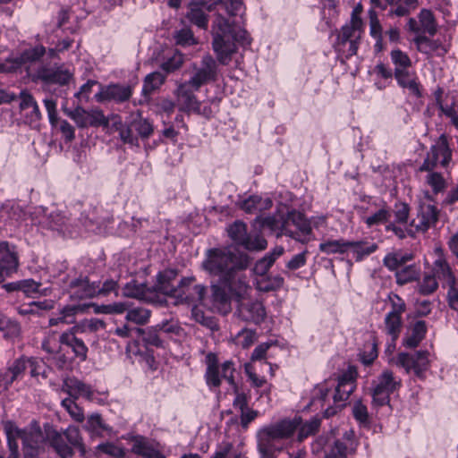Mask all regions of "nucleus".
Masks as SVG:
<instances>
[{"label": "nucleus", "mask_w": 458, "mask_h": 458, "mask_svg": "<svg viewBox=\"0 0 458 458\" xmlns=\"http://www.w3.org/2000/svg\"><path fill=\"white\" fill-rule=\"evenodd\" d=\"M242 8V0H219L212 27V47L222 65H227L237 52L236 42L242 46L250 44L248 32L233 20Z\"/></svg>", "instance_id": "obj_1"}, {"label": "nucleus", "mask_w": 458, "mask_h": 458, "mask_svg": "<svg viewBox=\"0 0 458 458\" xmlns=\"http://www.w3.org/2000/svg\"><path fill=\"white\" fill-rule=\"evenodd\" d=\"M250 262L247 254L233 251L231 247L212 248L206 251L202 268L238 295H246L250 288L242 272Z\"/></svg>", "instance_id": "obj_2"}, {"label": "nucleus", "mask_w": 458, "mask_h": 458, "mask_svg": "<svg viewBox=\"0 0 458 458\" xmlns=\"http://www.w3.org/2000/svg\"><path fill=\"white\" fill-rule=\"evenodd\" d=\"M4 430L6 435L10 454L19 458L18 438L21 440L25 458H38L37 456L44 451L43 445L46 437H44L37 420H32L23 428H20L14 422L7 420L4 422Z\"/></svg>", "instance_id": "obj_3"}, {"label": "nucleus", "mask_w": 458, "mask_h": 458, "mask_svg": "<svg viewBox=\"0 0 458 458\" xmlns=\"http://www.w3.org/2000/svg\"><path fill=\"white\" fill-rule=\"evenodd\" d=\"M46 439L60 458L72 457L73 448L78 449L82 454L86 453L81 430L75 425H69L63 431L49 427L46 429Z\"/></svg>", "instance_id": "obj_4"}, {"label": "nucleus", "mask_w": 458, "mask_h": 458, "mask_svg": "<svg viewBox=\"0 0 458 458\" xmlns=\"http://www.w3.org/2000/svg\"><path fill=\"white\" fill-rule=\"evenodd\" d=\"M176 277L177 271L175 269H166L158 273L157 284L152 288L153 293H160L173 297L176 300L175 303H182L183 301L191 299V294L187 293L185 289L194 283L195 277H183L177 284H174Z\"/></svg>", "instance_id": "obj_5"}, {"label": "nucleus", "mask_w": 458, "mask_h": 458, "mask_svg": "<svg viewBox=\"0 0 458 458\" xmlns=\"http://www.w3.org/2000/svg\"><path fill=\"white\" fill-rule=\"evenodd\" d=\"M207 369L205 378L209 387H219L222 379H225L229 385L235 386L234 367L231 360L225 361L221 367L218 365L216 354L209 352L206 356Z\"/></svg>", "instance_id": "obj_6"}, {"label": "nucleus", "mask_w": 458, "mask_h": 458, "mask_svg": "<svg viewBox=\"0 0 458 458\" xmlns=\"http://www.w3.org/2000/svg\"><path fill=\"white\" fill-rule=\"evenodd\" d=\"M401 386V379L395 377L391 370L385 369L373 382L372 406L382 407L389 404L390 394L397 391Z\"/></svg>", "instance_id": "obj_7"}, {"label": "nucleus", "mask_w": 458, "mask_h": 458, "mask_svg": "<svg viewBox=\"0 0 458 458\" xmlns=\"http://www.w3.org/2000/svg\"><path fill=\"white\" fill-rule=\"evenodd\" d=\"M389 301L391 310L385 316L384 331L393 339V342H396L402 332V316L406 310V304L397 294H390Z\"/></svg>", "instance_id": "obj_8"}, {"label": "nucleus", "mask_w": 458, "mask_h": 458, "mask_svg": "<svg viewBox=\"0 0 458 458\" xmlns=\"http://www.w3.org/2000/svg\"><path fill=\"white\" fill-rule=\"evenodd\" d=\"M31 221L44 228L65 232L69 218L60 210L37 207L30 213Z\"/></svg>", "instance_id": "obj_9"}, {"label": "nucleus", "mask_w": 458, "mask_h": 458, "mask_svg": "<svg viewBox=\"0 0 458 458\" xmlns=\"http://www.w3.org/2000/svg\"><path fill=\"white\" fill-rule=\"evenodd\" d=\"M230 238L247 250L259 251L267 248L266 239L260 235L251 236L247 233V226L241 221H235L227 230Z\"/></svg>", "instance_id": "obj_10"}, {"label": "nucleus", "mask_w": 458, "mask_h": 458, "mask_svg": "<svg viewBox=\"0 0 458 458\" xmlns=\"http://www.w3.org/2000/svg\"><path fill=\"white\" fill-rule=\"evenodd\" d=\"M363 25L364 23L356 25L353 21L350 20L349 23H346L341 29L337 38V46L339 51H343L347 58L357 54Z\"/></svg>", "instance_id": "obj_11"}, {"label": "nucleus", "mask_w": 458, "mask_h": 458, "mask_svg": "<svg viewBox=\"0 0 458 458\" xmlns=\"http://www.w3.org/2000/svg\"><path fill=\"white\" fill-rule=\"evenodd\" d=\"M64 114L73 120L79 128L107 127L109 125L108 117H106L99 108L86 110L78 106L73 110L64 109Z\"/></svg>", "instance_id": "obj_12"}, {"label": "nucleus", "mask_w": 458, "mask_h": 458, "mask_svg": "<svg viewBox=\"0 0 458 458\" xmlns=\"http://www.w3.org/2000/svg\"><path fill=\"white\" fill-rule=\"evenodd\" d=\"M451 157L452 153L447 139L445 135H441L436 144L431 146L423 164L420 167V171L431 172L438 164L443 167H446L451 161Z\"/></svg>", "instance_id": "obj_13"}, {"label": "nucleus", "mask_w": 458, "mask_h": 458, "mask_svg": "<svg viewBox=\"0 0 458 458\" xmlns=\"http://www.w3.org/2000/svg\"><path fill=\"white\" fill-rule=\"evenodd\" d=\"M222 64L218 59H214L210 55H205L199 64L193 65V73L189 79L196 88H201V86L216 81L218 77V64Z\"/></svg>", "instance_id": "obj_14"}, {"label": "nucleus", "mask_w": 458, "mask_h": 458, "mask_svg": "<svg viewBox=\"0 0 458 458\" xmlns=\"http://www.w3.org/2000/svg\"><path fill=\"white\" fill-rule=\"evenodd\" d=\"M287 224L285 228L286 236H289L295 241L306 243L310 241L312 233L310 221L296 210H292L287 213Z\"/></svg>", "instance_id": "obj_15"}, {"label": "nucleus", "mask_w": 458, "mask_h": 458, "mask_svg": "<svg viewBox=\"0 0 458 458\" xmlns=\"http://www.w3.org/2000/svg\"><path fill=\"white\" fill-rule=\"evenodd\" d=\"M200 88H196L191 81L179 83L175 90L176 103L180 110L184 112H200V102L197 99L195 92Z\"/></svg>", "instance_id": "obj_16"}, {"label": "nucleus", "mask_w": 458, "mask_h": 458, "mask_svg": "<svg viewBox=\"0 0 458 458\" xmlns=\"http://www.w3.org/2000/svg\"><path fill=\"white\" fill-rule=\"evenodd\" d=\"M36 78L45 84L68 85L74 80L73 72L64 66L41 67L37 71Z\"/></svg>", "instance_id": "obj_17"}, {"label": "nucleus", "mask_w": 458, "mask_h": 458, "mask_svg": "<svg viewBox=\"0 0 458 458\" xmlns=\"http://www.w3.org/2000/svg\"><path fill=\"white\" fill-rule=\"evenodd\" d=\"M396 365L403 368L407 373L413 370L419 377L423 376L428 366V353L417 352L415 354L401 352L397 356Z\"/></svg>", "instance_id": "obj_18"}, {"label": "nucleus", "mask_w": 458, "mask_h": 458, "mask_svg": "<svg viewBox=\"0 0 458 458\" xmlns=\"http://www.w3.org/2000/svg\"><path fill=\"white\" fill-rule=\"evenodd\" d=\"M132 88L130 85L109 84L100 88L95 95L98 102L114 101L123 103L131 98Z\"/></svg>", "instance_id": "obj_19"}, {"label": "nucleus", "mask_w": 458, "mask_h": 458, "mask_svg": "<svg viewBox=\"0 0 458 458\" xmlns=\"http://www.w3.org/2000/svg\"><path fill=\"white\" fill-rule=\"evenodd\" d=\"M212 289V301L215 307L223 314H227L231 310L232 296H235L237 301L245 297V295H238L234 291L229 289L225 284H214Z\"/></svg>", "instance_id": "obj_20"}, {"label": "nucleus", "mask_w": 458, "mask_h": 458, "mask_svg": "<svg viewBox=\"0 0 458 458\" xmlns=\"http://www.w3.org/2000/svg\"><path fill=\"white\" fill-rule=\"evenodd\" d=\"M239 316L245 321L259 324L264 320L266 317V310L263 303L259 301L248 300L244 301V297L238 301Z\"/></svg>", "instance_id": "obj_21"}, {"label": "nucleus", "mask_w": 458, "mask_h": 458, "mask_svg": "<svg viewBox=\"0 0 458 458\" xmlns=\"http://www.w3.org/2000/svg\"><path fill=\"white\" fill-rule=\"evenodd\" d=\"M18 267V258L13 246L6 242H0V283Z\"/></svg>", "instance_id": "obj_22"}, {"label": "nucleus", "mask_w": 458, "mask_h": 458, "mask_svg": "<svg viewBox=\"0 0 458 458\" xmlns=\"http://www.w3.org/2000/svg\"><path fill=\"white\" fill-rule=\"evenodd\" d=\"M438 220V210L431 204H421L417 216L411 221V225L416 231L425 232L433 226Z\"/></svg>", "instance_id": "obj_23"}, {"label": "nucleus", "mask_w": 458, "mask_h": 458, "mask_svg": "<svg viewBox=\"0 0 458 458\" xmlns=\"http://www.w3.org/2000/svg\"><path fill=\"white\" fill-rule=\"evenodd\" d=\"M79 331L74 330V327L64 332L60 335V343L72 349L74 356L80 360L84 361L88 356V347L84 342L76 336Z\"/></svg>", "instance_id": "obj_24"}, {"label": "nucleus", "mask_w": 458, "mask_h": 458, "mask_svg": "<svg viewBox=\"0 0 458 458\" xmlns=\"http://www.w3.org/2000/svg\"><path fill=\"white\" fill-rule=\"evenodd\" d=\"M70 296L73 299H89L97 296L96 283L87 277H79L69 284Z\"/></svg>", "instance_id": "obj_25"}, {"label": "nucleus", "mask_w": 458, "mask_h": 458, "mask_svg": "<svg viewBox=\"0 0 458 458\" xmlns=\"http://www.w3.org/2000/svg\"><path fill=\"white\" fill-rule=\"evenodd\" d=\"M300 425L301 418H294L293 420H280L264 428L276 439H284L292 437Z\"/></svg>", "instance_id": "obj_26"}, {"label": "nucleus", "mask_w": 458, "mask_h": 458, "mask_svg": "<svg viewBox=\"0 0 458 458\" xmlns=\"http://www.w3.org/2000/svg\"><path fill=\"white\" fill-rule=\"evenodd\" d=\"M63 390L69 394V398L73 400H77L81 396L89 401L94 399V390L91 386L75 377L66 379Z\"/></svg>", "instance_id": "obj_27"}, {"label": "nucleus", "mask_w": 458, "mask_h": 458, "mask_svg": "<svg viewBox=\"0 0 458 458\" xmlns=\"http://www.w3.org/2000/svg\"><path fill=\"white\" fill-rule=\"evenodd\" d=\"M83 429L86 430L91 437H104V433L109 435L113 431L112 428L105 422L101 414L98 412H93L87 417Z\"/></svg>", "instance_id": "obj_28"}, {"label": "nucleus", "mask_w": 458, "mask_h": 458, "mask_svg": "<svg viewBox=\"0 0 458 458\" xmlns=\"http://www.w3.org/2000/svg\"><path fill=\"white\" fill-rule=\"evenodd\" d=\"M123 295L147 302L155 301L152 288L148 287L145 284H139L135 280H131L123 286Z\"/></svg>", "instance_id": "obj_29"}, {"label": "nucleus", "mask_w": 458, "mask_h": 458, "mask_svg": "<svg viewBox=\"0 0 458 458\" xmlns=\"http://www.w3.org/2000/svg\"><path fill=\"white\" fill-rule=\"evenodd\" d=\"M258 437V450L263 458H276V452H279L282 448L275 445L274 441L276 440L269 432L264 428H261L257 435Z\"/></svg>", "instance_id": "obj_30"}, {"label": "nucleus", "mask_w": 458, "mask_h": 458, "mask_svg": "<svg viewBox=\"0 0 458 458\" xmlns=\"http://www.w3.org/2000/svg\"><path fill=\"white\" fill-rule=\"evenodd\" d=\"M384 4L381 0H370L374 7H378L383 10L386 9V4L395 6L389 12V15H396L399 17L405 16L410 13L411 7H415L418 0H385Z\"/></svg>", "instance_id": "obj_31"}, {"label": "nucleus", "mask_w": 458, "mask_h": 458, "mask_svg": "<svg viewBox=\"0 0 458 458\" xmlns=\"http://www.w3.org/2000/svg\"><path fill=\"white\" fill-rule=\"evenodd\" d=\"M131 452L144 458H166L143 437H134Z\"/></svg>", "instance_id": "obj_32"}, {"label": "nucleus", "mask_w": 458, "mask_h": 458, "mask_svg": "<svg viewBox=\"0 0 458 458\" xmlns=\"http://www.w3.org/2000/svg\"><path fill=\"white\" fill-rule=\"evenodd\" d=\"M284 250L282 246H277L270 252L267 253L262 259L258 260L254 266L253 271L257 276H264L275 261L283 255Z\"/></svg>", "instance_id": "obj_33"}, {"label": "nucleus", "mask_w": 458, "mask_h": 458, "mask_svg": "<svg viewBox=\"0 0 458 458\" xmlns=\"http://www.w3.org/2000/svg\"><path fill=\"white\" fill-rule=\"evenodd\" d=\"M394 77L401 87L407 89L410 93L416 97L420 96L419 83L416 81L415 75L410 72L408 68L394 69Z\"/></svg>", "instance_id": "obj_34"}, {"label": "nucleus", "mask_w": 458, "mask_h": 458, "mask_svg": "<svg viewBox=\"0 0 458 458\" xmlns=\"http://www.w3.org/2000/svg\"><path fill=\"white\" fill-rule=\"evenodd\" d=\"M211 10H206L204 6L191 2L189 4V10L186 14V18L194 25L200 29H207L208 19L207 12H210Z\"/></svg>", "instance_id": "obj_35"}, {"label": "nucleus", "mask_w": 458, "mask_h": 458, "mask_svg": "<svg viewBox=\"0 0 458 458\" xmlns=\"http://www.w3.org/2000/svg\"><path fill=\"white\" fill-rule=\"evenodd\" d=\"M378 249L376 242L367 241H349V250H352L355 261L360 262Z\"/></svg>", "instance_id": "obj_36"}, {"label": "nucleus", "mask_w": 458, "mask_h": 458, "mask_svg": "<svg viewBox=\"0 0 458 458\" xmlns=\"http://www.w3.org/2000/svg\"><path fill=\"white\" fill-rule=\"evenodd\" d=\"M427 333V325L423 320L416 321L411 328V333L403 339V345L407 348H415L424 339Z\"/></svg>", "instance_id": "obj_37"}, {"label": "nucleus", "mask_w": 458, "mask_h": 458, "mask_svg": "<svg viewBox=\"0 0 458 458\" xmlns=\"http://www.w3.org/2000/svg\"><path fill=\"white\" fill-rule=\"evenodd\" d=\"M261 225L264 228L269 229L271 233L276 235V237H280L282 235L286 236L284 229L288 226L287 216L284 217L281 215L268 216L262 219Z\"/></svg>", "instance_id": "obj_38"}, {"label": "nucleus", "mask_w": 458, "mask_h": 458, "mask_svg": "<svg viewBox=\"0 0 458 458\" xmlns=\"http://www.w3.org/2000/svg\"><path fill=\"white\" fill-rule=\"evenodd\" d=\"M319 250L327 255L344 254L349 250V241L343 238L327 240L319 244Z\"/></svg>", "instance_id": "obj_39"}, {"label": "nucleus", "mask_w": 458, "mask_h": 458, "mask_svg": "<svg viewBox=\"0 0 458 458\" xmlns=\"http://www.w3.org/2000/svg\"><path fill=\"white\" fill-rule=\"evenodd\" d=\"M414 258L412 253L392 252L386 255L383 264L390 271L397 270Z\"/></svg>", "instance_id": "obj_40"}, {"label": "nucleus", "mask_w": 458, "mask_h": 458, "mask_svg": "<svg viewBox=\"0 0 458 458\" xmlns=\"http://www.w3.org/2000/svg\"><path fill=\"white\" fill-rule=\"evenodd\" d=\"M284 278L279 276H264L256 280V287L259 292L268 293L277 291L283 287Z\"/></svg>", "instance_id": "obj_41"}, {"label": "nucleus", "mask_w": 458, "mask_h": 458, "mask_svg": "<svg viewBox=\"0 0 458 458\" xmlns=\"http://www.w3.org/2000/svg\"><path fill=\"white\" fill-rule=\"evenodd\" d=\"M394 271L396 284L399 285H403L417 280L420 276V269L415 264L404 266L403 267H400Z\"/></svg>", "instance_id": "obj_42"}, {"label": "nucleus", "mask_w": 458, "mask_h": 458, "mask_svg": "<svg viewBox=\"0 0 458 458\" xmlns=\"http://www.w3.org/2000/svg\"><path fill=\"white\" fill-rule=\"evenodd\" d=\"M418 49L425 54L437 53V55H444L446 53L445 47L437 40H430L426 37H419L416 39Z\"/></svg>", "instance_id": "obj_43"}, {"label": "nucleus", "mask_w": 458, "mask_h": 458, "mask_svg": "<svg viewBox=\"0 0 458 458\" xmlns=\"http://www.w3.org/2000/svg\"><path fill=\"white\" fill-rule=\"evenodd\" d=\"M46 52L43 46H36L35 47L25 50L18 58L13 60L14 67H20L27 63H33L40 59Z\"/></svg>", "instance_id": "obj_44"}, {"label": "nucleus", "mask_w": 458, "mask_h": 458, "mask_svg": "<svg viewBox=\"0 0 458 458\" xmlns=\"http://www.w3.org/2000/svg\"><path fill=\"white\" fill-rule=\"evenodd\" d=\"M131 123V127L143 140L148 139L154 132L153 124L148 119L141 117L140 114L133 117Z\"/></svg>", "instance_id": "obj_45"}, {"label": "nucleus", "mask_w": 458, "mask_h": 458, "mask_svg": "<svg viewBox=\"0 0 458 458\" xmlns=\"http://www.w3.org/2000/svg\"><path fill=\"white\" fill-rule=\"evenodd\" d=\"M434 269L438 277L444 280V284L446 286L456 283L449 265L443 258L439 257L436 259L434 262Z\"/></svg>", "instance_id": "obj_46"}, {"label": "nucleus", "mask_w": 458, "mask_h": 458, "mask_svg": "<svg viewBox=\"0 0 458 458\" xmlns=\"http://www.w3.org/2000/svg\"><path fill=\"white\" fill-rule=\"evenodd\" d=\"M166 75L160 72H153L145 77L142 92L145 95L157 89L165 81Z\"/></svg>", "instance_id": "obj_47"}, {"label": "nucleus", "mask_w": 458, "mask_h": 458, "mask_svg": "<svg viewBox=\"0 0 458 458\" xmlns=\"http://www.w3.org/2000/svg\"><path fill=\"white\" fill-rule=\"evenodd\" d=\"M20 325L7 317L0 318V333L7 340H12L20 335Z\"/></svg>", "instance_id": "obj_48"}, {"label": "nucleus", "mask_w": 458, "mask_h": 458, "mask_svg": "<svg viewBox=\"0 0 458 458\" xmlns=\"http://www.w3.org/2000/svg\"><path fill=\"white\" fill-rule=\"evenodd\" d=\"M61 404L72 420L78 423H82L85 420L84 411L76 403V400L65 398L62 401Z\"/></svg>", "instance_id": "obj_49"}, {"label": "nucleus", "mask_w": 458, "mask_h": 458, "mask_svg": "<svg viewBox=\"0 0 458 458\" xmlns=\"http://www.w3.org/2000/svg\"><path fill=\"white\" fill-rule=\"evenodd\" d=\"M106 322L98 318L83 319L74 326V330L80 333H93L105 329Z\"/></svg>", "instance_id": "obj_50"}, {"label": "nucleus", "mask_w": 458, "mask_h": 458, "mask_svg": "<svg viewBox=\"0 0 458 458\" xmlns=\"http://www.w3.org/2000/svg\"><path fill=\"white\" fill-rule=\"evenodd\" d=\"M151 312L149 310L137 307V308H129L128 312L126 313V320L132 322L137 325H144L148 322Z\"/></svg>", "instance_id": "obj_51"}, {"label": "nucleus", "mask_w": 458, "mask_h": 458, "mask_svg": "<svg viewBox=\"0 0 458 458\" xmlns=\"http://www.w3.org/2000/svg\"><path fill=\"white\" fill-rule=\"evenodd\" d=\"M21 292L29 297H36L38 295H47L48 289L41 288V284L32 279H25L21 281Z\"/></svg>", "instance_id": "obj_52"}, {"label": "nucleus", "mask_w": 458, "mask_h": 458, "mask_svg": "<svg viewBox=\"0 0 458 458\" xmlns=\"http://www.w3.org/2000/svg\"><path fill=\"white\" fill-rule=\"evenodd\" d=\"M174 38L176 45L183 47L193 46L198 43L192 30L188 27H183L181 30H176L174 34Z\"/></svg>", "instance_id": "obj_53"}, {"label": "nucleus", "mask_w": 458, "mask_h": 458, "mask_svg": "<svg viewBox=\"0 0 458 458\" xmlns=\"http://www.w3.org/2000/svg\"><path fill=\"white\" fill-rule=\"evenodd\" d=\"M320 420L317 418H312L309 421L304 424L300 425L299 433H298V440L302 441L304 438L309 436L314 435L319 428Z\"/></svg>", "instance_id": "obj_54"}, {"label": "nucleus", "mask_w": 458, "mask_h": 458, "mask_svg": "<svg viewBox=\"0 0 458 458\" xmlns=\"http://www.w3.org/2000/svg\"><path fill=\"white\" fill-rule=\"evenodd\" d=\"M99 453L106 454L116 458H123L125 455V451L123 448L110 442L99 444L96 447V454Z\"/></svg>", "instance_id": "obj_55"}, {"label": "nucleus", "mask_w": 458, "mask_h": 458, "mask_svg": "<svg viewBox=\"0 0 458 458\" xmlns=\"http://www.w3.org/2000/svg\"><path fill=\"white\" fill-rule=\"evenodd\" d=\"M420 22L425 32L434 35L437 31V26L433 13L429 10H422L420 13Z\"/></svg>", "instance_id": "obj_56"}, {"label": "nucleus", "mask_w": 458, "mask_h": 458, "mask_svg": "<svg viewBox=\"0 0 458 458\" xmlns=\"http://www.w3.org/2000/svg\"><path fill=\"white\" fill-rule=\"evenodd\" d=\"M426 182L431 187L434 193H438L445 189V181L443 176L433 170L426 176Z\"/></svg>", "instance_id": "obj_57"}, {"label": "nucleus", "mask_w": 458, "mask_h": 458, "mask_svg": "<svg viewBox=\"0 0 458 458\" xmlns=\"http://www.w3.org/2000/svg\"><path fill=\"white\" fill-rule=\"evenodd\" d=\"M352 415L354 419L362 426L369 424V416L367 406L361 401H356L352 406Z\"/></svg>", "instance_id": "obj_58"}, {"label": "nucleus", "mask_w": 458, "mask_h": 458, "mask_svg": "<svg viewBox=\"0 0 458 458\" xmlns=\"http://www.w3.org/2000/svg\"><path fill=\"white\" fill-rule=\"evenodd\" d=\"M368 16L369 19V35L372 38L383 36V28L374 6L368 11Z\"/></svg>", "instance_id": "obj_59"}, {"label": "nucleus", "mask_w": 458, "mask_h": 458, "mask_svg": "<svg viewBox=\"0 0 458 458\" xmlns=\"http://www.w3.org/2000/svg\"><path fill=\"white\" fill-rule=\"evenodd\" d=\"M356 385L338 383L334 394V403H339L346 401L350 394L355 390Z\"/></svg>", "instance_id": "obj_60"}, {"label": "nucleus", "mask_w": 458, "mask_h": 458, "mask_svg": "<svg viewBox=\"0 0 458 458\" xmlns=\"http://www.w3.org/2000/svg\"><path fill=\"white\" fill-rule=\"evenodd\" d=\"M84 310V306L81 304L65 306L61 310V318H59V320L66 324H71L74 321V316L79 312H83Z\"/></svg>", "instance_id": "obj_61"}, {"label": "nucleus", "mask_w": 458, "mask_h": 458, "mask_svg": "<svg viewBox=\"0 0 458 458\" xmlns=\"http://www.w3.org/2000/svg\"><path fill=\"white\" fill-rule=\"evenodd\" d=\"M182 64L183 55L181 53L176 52L167 61L161 64V68L165 71V74L166 75L181 68Z\"/></svg>", "instance_id": "obj_62"}, {"label": "nucleus", "mask_w": 458, "mask_h": 458, "mask_svg": "<svg viewBox=\"0 0 458 458\" xmlns=\"http://www.w3.org/2000/svg\"><path fill=\"white\" fill-rule=\"evenodd\" d=\"M157 327H149L147 329H138L142 335V340L146 344L159 347L162 345V341L157 334Z\"/></svg>", "instance_id": "obj_63"}, {"label": "nucleus", "mask_w": 458, "mask_h": 458, "mask_svg": "<svg viewBox=\"0 0 458 458\" xmlns=\"http://www.w3.org/2000/svg\"><path fill=\"white\" fill-rule=\"evenodd\" d=\"M348 450L347 445L336 440L327 452L325 458H347Z\"/></svg>", "instance_id": "obj_64"}]
</instances>
